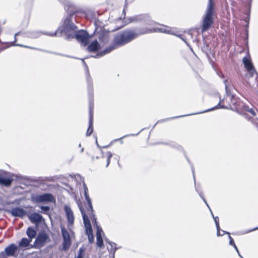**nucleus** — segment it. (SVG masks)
Masks as SVG:
<instances>
[{"instance_id":"nucleus-13","label":"nucleus","mask_w":258,"mask_h":258,"mask_svg":"<svg viewBox=\"0 0 258 258\" xmlns=\"http://www.w3.org/2000/svg\"><path fill=\"white\" fill-rule=\"evenodd\" d=\"M242 62L245 68L249 73L250 77H252L254 73H256V71L254 68V66L250 59L245 56L242 59Z\"/></svg>"},{"instance_id":"nucleus-32","label":"nucleus","mask_w":258,"mask_h":258,"mask_svg":"<svg viewBox=\"0 0 258 258\" xmlns=\"http://www.w3.org/2000/svg\"><path fill=\"white\" fill-rule=\"evenodd\" d=\"M83 188H84V197L86 201H88L91 200L89 194H88V187L86 185V184L84 182L83 183Z\"/></svg>"},{"instance_id":"nucleus-63","label":"nucleus","mask_w":258,"mask_h":258,"mask_svg":"<svg viewBox=\"0 0 258 258\" xmlns=\"http://www.w3.org/2000/svg\"><path fill=\"white\" fill-rule=\"evenodd\" d=\"M79 147H81V144L79 145Z\"/></svg>"},{"instance_id":"nucleus-17","label":"nucleus","mask_w":258,"mask_h":258,"mask_svg":"<svg viewBox=\"0 0 258 258\" xmlns=\"http://www.w3.org/2000/svg\"><path fill=\"white\" fill-rule=\"evenodd\" d=\"M100 48V45L97 40L93 41L87 47L89 52H96Z\"/></svg>"},{"instance_id":"nucleus-4","label":"nucleus","mask_w":258,"mask_h":258,"mask_svg":"<svg viewBox=\"0 0 258 258\" xmlns=\"http://www.w3.org/2000/svg\"><path fill=\"white\" fill-rule=\"evenodd\" d=\"M215 3L213 0H209L205 14L202 18L201 32L204 33L209 30L214 22Z\"/></svg>"},{"instance_id":"nucleus-14","label":"nucleus","mask_w":258,"mask_h":258,"mask_svg":"<svg viewBox=\"0 0 258 258\" xmlns=\"http://www.w3.org/2000/svg\"><path fill=\"white\" fill-rule=\"evenodd\" d=\"M29 220L33 224H39L44 221L43 216L40 214L34 212L28 215Z\"/></svg>"},{"instance_id":"nucleus-24","label":"nucleus","mask_w":258,"mask_h":258,"mask_svg":"<svg viewBox=\"0 0 258 258\" xmlns=\"http://www.w3.org/2000/svg\"><path fill=\"white\" fill-rule=\"evenodd\" d=\"M12 180L8 178L0 177V185L9 187L11 185Z\"/></svg>"},{"instance_id":"nucleus-31","label":"nucleus","mask_w":258,"mask_h":258,"mask_svg":"<svg viewBox=\"0 0 258 258\" xmlns=\"http://www.w3.org/2000/svg\"><path fill=\"white\" fill-rule=\"evenodd\" d=\"M27 215V212L21 208H17V217L23 218Z\"/></svg>"},{"instance_id":"nucleus-35","label":"nucleus","mask_w":258,"mask_h":258,"mask_svg":"<svg viewBox=\"0 0 258 258\" xmlns=\"http://www.w3.org/2000/svg\"><path fill=\"white\" fill-rule=\"evenodd\" d=\"M222 232H223V233L222 234H223V235L225 234H227L228 235V238L229 239V244L230 245H234L235 244V242L234 241V240L232 238V237L230 236V234L229 232H227V231H224V230H222Z\"/></svg>"},{"instance_id":"nucleus-1","label":"nucleus","mask_w":258,"mask_h":258,"mask_svg":"<svg viewBox=\"0 0 258 258\" xmlns=\"http://www.w3.org/2000/svg\"><path fill=\"white\" fill-rule=\"evenodd\" d=\"M156 31L148 28L142 29L137 32L131 30L123 31L116 34L114 37L113 43L109 45L112 50L123 46L138 37L140 35L152 33Z\"/></svg>"},{"instance_id":"nucleus-10","label":"nucleus","mask_w":258,"mask_h":258,"mask_svg":"<svg viewBox=\"0 0 258 258\" xmlns=\"http://www.w3.org/2000/svg\"><path fill=\"white\" fill-rule=\"evenodd\" d=\"M50 241L48 235L44 231L38 233L33 245L31 248H41L43 246L45 243Z\"/></svg>"},{"instance_id":"nucleus-23","label":"nucleus","mask_w":258,"mask_h":258,"mask_svg":"<svg viewBox=\"0 0 258 258\" xmlns=\"http://www.w3.org/2000/svg\"><path fill=\"white\" fill-rule=\"evenodd\" d=\"M32 240L29 238H23L19 243L20 247H27L31 246L30 243Z\"/></svg>"},{"instance_id":"nucleus-18","label":"nucleus","mask_w":258,"mask_h":258,"mask_svg":"<svg viewBox=\"0 0 258 258\" xmlns=\"http://www.w3.org/2000/svg\"><path fill=\"white\" fill-rule=\"evenodd\" d=\"M17 46H22V47H25L29 48L32 49L39 50H40V51L47 52H48V53L54 54L58 55L65 56V57H70V58H76V59H79V58H77V57H73V56H70V55H66V54H61V53H57V52H52V51H50L42 50V49H39V48H37L30 47V46H27L19 44H17Z\"/></svg>"},{"instance_id":"nucleus-46","label":"nucleus","mask_w":258,"mask_h":258,"mask_svg":"<svg viewBox=\"0 0 258 258\" xmlns=\"http://www.w3.org/2000/svg\"><path fill=\"white\" fill-rule=\"evenodd\" d=\"M252 0H248V17H249Z\"/></svg>"},{"instance_id":"nucleus-36","label":"nucleus","mask_w":258,"mask_h":258,"mask_svg":"<svg viewBox=\"0 0 258 258\" xmlns=\"http://www.w3.org/2000/svg\"><path fill=\"white\" fill-rule=\"evenodd\" d=\"M87 206H86V208L88 212L93 211V208L91 200L87 201Z\"/></svg>"},{"instance_id":"nucleus-53","label":"nucleus","mask_w":258,"mask_h":258,"mask_svg":"<svg viewBox=\"0 0 258 258\" xmlns=\"http://www.w3.org/2000/svg\"><path fill=\"white\" fill-rule=\"evenodd\" d=\"M0 258H4V254L1 252H0Z\"/></svg>"},{"instance_id":"nucleus-57","label":"nucleus","mask_w":258,"mask_h":258,"mask_svg":"<svg viewBox=\"0 0 258 258\" xmlns=\"http://www.w3.org/2000/svg\"><path fill=\"white\" fill-rule=\"evenodd\" d=\"M14 38H15V41H16V33L14 34Z\"/></svg>"},{"instance_id":"nucleus-47","label":"nucleus","mask_w":258,"mask_h":258,"mask_svg":"<svg viewBox=\"0 0 258 258\" xmlns=\"http://www.w3.org/2000/svg\"><path fill=\"white\" fill-rule=\"evenodd\" d=\"M84 248L82 247H80L79 250L78 254H83Z\"/></svg>"},{"instance_id":"nucleus-26","label":"nucleus","mask_w":258,"mask_h":258,"mask_svg":"<svg viewBox=\"0 0 258 258\" xmlns=\"http://www.w3.org/2000/svg\"><path fill=\"white\" fill-rule=\"evenodd\" d=\"M44 32H46L45 31L42 32V31H32L29 34V37L32 38H37L39 37L42 34L45 35L44 34Z\"/></svg>"},{"instance_id":"nucleus-37","label":"nucleus","mask_w":258,"mask_h":258,"mask_svg":"<svg viewBox=\"0 0 258 258\" xmlns=\"http://www.w3.org/2000/svg\"><path fill=\"white\" fill-rule=\"evenodd\" d=\"M184 156H185L187 162L190 164L191 170H192V175H193V177H194V179L195 184L196 185V179H195L194 166L192 164H191L190 161L189 159L187 157L185 153H184Z\"/></svg>"},{"instance_id":"nucleus-49","label":"nucleus","mask_w":258,"mask_h":258,"mask_svg":"<svg viewBox=\"0 0 258 258\" xmlns=\"http://www.w3.org/2000/svg\"><path fill=\"white\" fill-rule=\"evenodd\" d=\"M60 3H63L65 5L69 4V3H68L67 0H58ZM66 6V5H65ZM64 9H66V6H64Z\"/></svg>"},{"instance_id":"nucleus-6","label":"nucleus","mask_w":258,"mask_h":258,"mask_svg":"<svg viewBox=\"0 0 258 258\" xmlns=\"http://www.w3.org/2000/svg\"><path fill=\"white\" fill-rule=\"evenodd\" d=\"M78 206L82 216L83 223L85 228V233L88 236L89 242L91 243L94 241V236L90 221L89 217L85 213L84 209L81 204L78 203Z\"/></svg>"},{"instance_id":"nucleus-45","label":"nucleus","mask_w":258,"mask_h":258,"mask_svg":"<svg viewBox=\"0 0 258 258\" xmlns=\"http://www.w3.org/2000/svg\"><path fill=\"white\" fill-rule=\"evenodd\" d=\"M91 219H92V223H93V224L94 225V227H95V226H96L97 225H99L98 224V222H97V218L96 217L92 218Z\"/></svg>"},{"instance_id":"nucleus-39","label":"nucleus","mask_w":258,"mask_h":258,"mask_svg":"<svg viewBox=\"0 0 258 258\" xmlns=\"http://www.w3.org/2000/svg\"><path fill=\"white\" fill-rule=\"evenodd\" d=\"M112 157V154L110 152H107V164L106 167H108L110 162V158Z\"/></svg>"},{"instance_id":"nucleus-29","label":"nucleus","mask_w":258,"mask_h":258,"mask_svg":"<svg viewBox=\"0 0 258 258\" xmlns=\"http://www.w3.org/2000/svg\"><path fill=\"white\" fill-rule=\"evenodd\" d=\"M96 245L99 247H102L103 246V240L102 237V235H96Z\"/></svg>"},{"instance_id":"nucleus-25","label":"nucleus","mask_w":258,"mask_h":258,"mask_svg":"<svg viewBox=\"0 0 258 258\" xmlns=\"http://www.w3.org/2000/svg\"><path fill=\"white\" fill-rule=\"evenodd\" d=\"M223 82H224V85H225V88L226 95L230 96L231 97V102L233 104H235L236 105L237 104H236V102L234 101V99H233L234 97H233V95H231V92L228 89L227 84V80H224Z\"/></svg>"},{"instance_id":"nucleus-60","label":"nucleus","mask_w":258,"mask_h":258,"mask_svg":"<svg viewBox=\"0 0 258 258\" xmlns=\"http://www.w3.org/2000/svg\"><path fill=\"white\" fill-rule=\"evenodd\" d=\"M84 148H82L81 149V153H83V152H84Z\"/></svg>"},{"instance_id":"nucleus-56","label":"nucleus","mask_w":258,"mask_h":258,"mask_svg":"<svg viewBox=\"0 0 258 258\" xmlns=\"http://www.w3.org/2000/svg\"><path fill=\"white\" fill-rule=\"evenodd\" d=\"M96 145H97L98 147H99V144H98V142H97V138L96 139Z\"/></svg>"},{"instance_id":"nucleus-41","label":"nucleus","mask_w":258,"mask_h":258,"mask_svg":"<svg viewBox=\"0 0 258 258\" xmlns=\"http://www.w3.org/2000/svg\"><path fill=\"white\" fill-rule=\"evenodd\" d=\"M121 246L117 247L116 246H113V247L111 248L110 252L112 254L113 257L114 256L115 253L117 249L121 248Z\"/></svg>"},{"instance_id":"nucleus-3","label":"nucleus","mask_w":258,"mask_h":258,"mask_svg":"<svg viewBox=\"0 0 258 258\" xmlns=\"http://www.w3.org/2000/svg\"><path fill=\"white\" fill-rule=\"evenodd\" d=\"M84 65L86 68V81L87 83V88H88V100H89V126L88 130L86 132V136H90L93 131V83L91 78V76L89 73L88 68L87 66L86 62L84 60L81 59Z\"/></svg>"},{"instance_id":"nucleus-16","label":"nucleus","mask_w":258,"mask_h":258,"mask_svg":"<svg viewBox=\"0 0 258 258\" xmlns=\"http://www.w3.org/2000/svg\"><path fill=\"white\" fill-rule=\"evenodd\" d=\"M16 251V245L15 244H11L8 246L6 247L4 251H2L1 253L4 254V258H8L9 256H14Z\"/></svg>"},{"instance_id":"nucleus-51","label":"nucleus","mask_w":258,"mask_h":258,"mask_svg":"<svg viewBox=\"0 0 258 258\" xmlns=\"http://www.w3.org/2000/svg\"><path fill=\"white\" fill-rule=\"evenodd\" d=\"M83 254H78V255L75 258H83Z\"/></svg>"},{"instance_id":"nucleus-12","label":"nucleus","mask_w":258,"mask_h":258,"mask_svg":"<svg viewBox=\"0 0 258 258\" xmlns=\"http://www.w3.org/2000/svg\"><path fill=\"white\" fill-rule=\"evenodd\" d=\"M17 192L19 191L18 189H24L25 186H27L30 184L31 182L29 177L23 176L21 174H17Z\"/></svg>"},{"instance_id":"nucleus-8","label":"nucleus","mask_w":258,"mask_h":258,"mask_svg":"<svg viewBox=\"0 0 258 258\" xmlns=\"http://www.w3.org/2000/svg\"><path fill=\"white\" fill-rule=\"evenodd\" d=\"M31 200L33 203H44L55 202V199L51 193H44L41 195L32 194Z\"/></svg>"},{"instance_id":"nucleus-59","label":"nucleus","mask_w":258,"mask_h":258,"mask_svg":"<svg viewBox=\"0 0 258 258\" xmlns=\"http://www.w3.org/2000/svg\"><path fill=\"white\" fill-rule=\"evenodd\" d=\"M210 212H211V215H212V217H213V216H214V215H213V213H212V210H211V209H210Z\"/></svg>"},{"instance_id":"nucleus-40","label":"nucleus","mask_w":258,"mask_h":258,"mask_svg":"<svg viewBox=\"0 0 258 258\" xmlns=\"http://www.w3.org/2000/svg\"><path fill=\"white\" fill-rule=\"evenodd\" d=\"M143 129L141 130L139 133H138L137 134H130V135H124L123 136V137L120 138L119 139H115L114 140V141H117L118 140H121L123 138H124L125 137H128V136H137L139 134V133L143 130Z\"/></svg>"},{"instance_id":"nucleus-44","label":"nucleus","mask_w":258,"mask_h":258,"mask_svg":"<svg viewBox=\"0 0 258 258\" xmlns=\"http://www.w3.org/2000/svg\"><path fill=\"white\" fill-rule=\"evenodd\" d=\"M89 215H90V217L91 219H92V218H94L96 217L95 213V212H94V210L92 211L91 212H89Z\"/></svg>"},{"instance_id":"nucleus-11","label":"nucleus","mask_w":258,"mask_h":258,"mask_svg":"<svg viewBox=\"0 0 258 258\" xmlns=\"http://www.w3.org/2000/svg\"><path fill=\"white\" fill-rule=\"evenodd\" d=\"M61 232L63 239L62 250L66 251L69 249L71 245V239L70 234L64 227L61 228Z\"/></svg>"},{"instance_id":"nucleus-38","label":"nucleus","mask_w":258,"mask_h":258,"mask_svg":"<svg viewBox=\"0 0 258 258\" xmlns=\"http://www.w3.org/2000/svg\"><path fill=\"white\" fill-rule=\"evenodd\" d=\"M96 229V235H101V233L103 232L102 228L99 225H97L94 227Z\"/></svg>"},{"instance_id":"nucleus-33","label":"nucleus","mask_w":258,"mask_h":258,"mask_svg":"<svg viewBox=\"0 0 258 258\" xmlns=\"http://www.w3.org/2000/svg\"><path fill=\"white\" fill-rule=\"evenodd\" d=\"M12 204L13 205L12 208L11 209L6 208V211L11 213L13 216L16 217V207L14 206V203Z\"/></svg>"},{"instance_id":"nucleus-43","label":"nucleus","mask_w":258,"mask_h":258,"mask_svg":"<svg viewBox=\"0 0 258 258\" xmlns=\"http://www.w3.org/2000/svg\"><path fill=\"white\" fill-rule=\"evenodd\" d=\"M106 241L111 246V247H113V246H116V245H117L115 242L110 241L108 239H106Z\"/></svg>"},{"instance_id":"nucleus-22","label":"nucleus","mask_w":258,"mask_h":258,"mask_svg":"<svg viewBox=\"0 0 258 258\" xmlns=\"http://www.w3.org/2000/svg\"><path fill=\"white\" fill-rule=\"evenodd\" d=\"M112 51V50L110 48V47L108 46L106 47L104 49L99 51V52L97 53L95 55H93L92 57H94L95 58H99L100 57H102L104 55H105L106 54H108Z\"/></svg>"},{"instance_id":"nucleus-42","label":"nucleus","mask_w":258,"mask_h":258,"mask_svg":"<svg viewBox=\"0 0 258 258\" xmlns=\"http://www.w3.org/2000/svg\"><path fill=\"white\" fill-rule=\"evenodd\" d=\"M196 190H197V192L198 193L199 195L201 198V199L204 201V202H206V199H205L204 196H203V194L202 191H199L197 189L196 187Z\"/></svg>"},{"instance_id":"nucleus-61","label":"nucleus","mask_w":258,"mask_h":258,"mask_svg":"<svg viewBox=\"0 0 258 258\" xmlns=\"http://www.w3.org/2000/svg\"><path fill=\"white\" fill-rule=\"evenodd\" d=\"M249 18H248V21H247V26H248V24H249Z\"/></svg>"},{"instance_id":"nucleus-9","label":"nucleus","mask_w":258,"mask_h":258,"mask_svg":"<svg viewBox=\"0 0 258 258\" xmlns=\"http://www.w3.org/2000/svg\"><path fill=\"white\" fill-rule=\"evenodd\" d=\"M73 35V38H76L84 46L88 44L89 38L92 37V36L89 35L87 31L82 29L76 30Z\"/></svg>"},{"instance_id":"nucleus-50","label":"nucleus","mask_w":258,"mask_h":258,"mask_svg":"<svg viewBox=\"0 0 258 258\" xmlns=\"http://www.w3.org/2000/svg\"><path fill=\"white\" fill-rule=\"evenodd\" d=\"M5 173L6 172L4 170L0 169V176L4 175V174H5Z\"/></svg>"},{"instance_id":"nucleus-15","label":"nucleus","mask_w":258,"mask_h":258,"mask_svg":"<svg viewBox=\"0 0 258 258\" xmlns=\"http://www.w3.org/2000/svg\"><path fill=\"white\" fill-rule=\"evenodd\" d=\"M63 209L66 213L68 223L70 225H73L74 223L75 217L70 206L68 205H64Z\"/></svg>"},{"instance_id":"nucleus-2","label":"nucleus","mask_w":258,"mask_h":258,"mask_svg":"<svg viewBox=\"0 0 258 258\" xmlns=\"http://www.w3.org/2000/svg\"><path fill=\"white\" fill-rule=\"evenodd\" d=\"M73 15L74 14L73 13H70L63 20L62 26L58 28L55 32H44V34L45 35L49 36H60L62 35V33H63L67 40L73 39V35L78 29V27L74 24L72 20V17L73 16Z\"/></svg>"},{"instance_id":"nucleus-20","label":"nucleus","mask_w":258,"mask_h":258,"mask_svg":"<svg viewBox=\"0 0 258 258\" xmlns=\"http://www.w3.org/2000/svg\"><path fill=\"white\" fill-rule=\"evenodd\" d=\"M219 98H220L219 102L216 106H215V107H214L213 108H210L208 110L201 112L200 113H204V112H208V111H212V110H215L217 109H219V108L227 109L228 108L226 106L222 104V103H223L224 99H221L220 97H219Z\"/></svg>"},{"instance_id":"nucleus-30","label":"nucleus","mask_w":258,"mask_h":258,"mask_svg":"<svg viewBox=\"0 0 258 258\" xmlns=\"http://www.w3.org/2000/svg\"><path fill=\"white\" fill-rule=\"evenodd\" d=\"M198 113H192V114H187V115H180V116H174V117H171V118H165V119H162L161 120L158 121L155 125H156L157 123H158L159 122L165 121H167V120H170V119H175V118H179V117H184V116H188V115H193V114H198ZM155 126V125H154V126Z\"/></svg>"},{"instance_id":"nucleus-34","label":"nucleus","mask_w":258,"mask_h":258,"mask_svg":"<svg viewBox=\"0 0 258 258\" xmlns=\"http://www.w3.org/2000/svg\"><path fill=\"white\" fill-rule=\"evenodd\" d=\"M41 211V212L45 214H48V212L50 211V207L48 206H41L40 207Z\"/></svg>"},{"instance_id":"nucleus-48","label":"nucleus","mask_w":258,"mask_h":258,"mask_svg":"<svg viewBox=\"0 0 258 258\" xmlns=\"http://www.w3.org/2000/svg\"><path fill=\"white\" fill-rule=\"evenodd\" d=\"M217 75L221 78H224V75L221 72H217Z\"/></svg>"},{"instance_id":"nucleus-21","label":"nucleus","mask_w":258,"mask_h":258,"mask_svg":"<svg viewBox=\"0 0 258 258\" xmlns=\"http://www.w3.org/2000/svg\"><path fill=\"white\" fill-rule=\"evenodd\" d=\"M159 31L165 33H168V34H171L172 35H174L180 38L182 41H183L187 45H188V42L185 40V39L182 37V35L181 34L177 35L173 32H171V30H167L165 28H162L158 29Z\"/></svg>"},{"instance_id":"nucleus-55","label":"nucleus","mask_w":258,"mask_h":258,"mask_svg":"<svg viewBox=\"0 0 258 258\" xmlns=\"http://www.w3.org/2000/svg\"><path fill=\"white\" fill-rule=\"evenodd\" d=\"M204 203L206 204V205H207V207L209 208V209H210V208L209 207V205L208 204V203H207V201H206V202H204Z\"/></svg>"},{"instance_id":"nucleus-5","label":"nucleus","mask_w":258,"mask_h":258,"mask_svg":"<svg viewBox=\"0 0 258 258\" xmlns=\"http://www.w3.org/2000/svg\"><path fill=\"white\" fill-rule=\"evenodd\" d=\"M238 109H241L244 111L249 113L251 115H248L245 112H241L240 114L242 115L247 120L250 121L254 125L256 126L258 129V110L252 105L249 106L248 105L239 103L236 105Z\"/></svg>"},{"instance_id":"nucleus-54","label":"nucleus","mask_w":258,"mask_h":258,"mask_svg":"<svg viewBox=\"0 0 258 258\" xmlns=\"http://www.w3.org/2000/svg\"><path fill=\"white\" fill-rule=\"evenodd\" d=\"M231 246H233L235 249H237V246L235 244L234 245H232Z\"/></svg>"},{"instance_id":"nucleus-7","label":"nucleus","mask_w":258,"mask_h":258,"mask_svg":"<svg viewBox=\"0 0 258 258\" xmlns=\"http://www.w3.org/2000/svg\"><path fill=\"white\" fill-rule=\"evenodd\" d=\"M128 23H139L144 25L154 26L156 22L148 14H144L135 15L128 19Z\"/></svg>"},{"instance_id":"nucleus-28","label":"nucleus","mask_w":258,"mask_h":258,"mask_svg":"<svg viewBox=\"0 0 258 258\" xmlns=\"http://www.w3.org/2000/svg\"><path fill=\"white\" fill-rule=\"evenodd\" d=\"M99 40L104 44L107 43L108 42V36L107 35L101 33L99 35L98 37Z\"/></svg>"},{"instance_id":"nucleus-19","label":"nucleus","mask_w":258,"mask_h":258,"mask_svg":"<svg viewBox=\"0 0 258 258\" xmlns=\"http://www.w3.org/2000/svg\"><path fill=\"white\" fill-rule=\"evenodd\" d=\"M26 234L28 238L32 240L36 236L37 232L33 227H29L26 230Z\"/></svg>"},{"instance_id":"nucleus-62","label":"nucleus","mask_w":258,"mask_h":258,"mask_svg":"<svg viewBox=\"0 0 258 258\" xmlns=\"http://www.w3.org/2000/svg\"><path fill=\"white\" fill-rule=\"evenodd\" d=\"M235 250L236 251V252H237V253H239V250L238 249V248H237V249H235Z\"/></svg>"},{"instance_id":"nucleus-52","label":"nucleus","mask_w":258,"mask_h":258,"mask_svg":"<svg viewBox=\"0 0 258 258\" xmlns=\"http://www.w3.org/2000/svg\"><path fill=\"white\" fill-rule=\"evenodd\" d=\"M258 229V227H256V228H254L251 230H249L248 231H247V232H251V231H254V230H257Z\"/></svg>"},{"instance_id":"nucleus-58","label":"nucleus","mask_w":258,"mask_h":258,"mask_svg":"<svg viewBox=\"0 0 258 258\" xmlns=\"http://www.w3.org/2000/svg\"><path fill=\"white\" fill-rule=\"evenodd\" d=\"M238 254L240 258H243V257L242 255H241V254H240V253H239H239H238Z\"/></svg>"},{"instance_id":"nucleus-27","label":"nucleus","mask_w":258,"mask_h":258,"mask_svg":"<svg viewBox=\"0 0 258 258\" xmlns=\"http://www.w3.org/2000/svg\"><path fill=\"white\" fill-rule=\"evenodd\" d=\"M213 219L214 220V222H215V223L216 225V229H217V235L218 236H222L223 234H221L220 232V225H219V217L217 216H216V217L213 216Z\"/></svg>"}]
</instances>
